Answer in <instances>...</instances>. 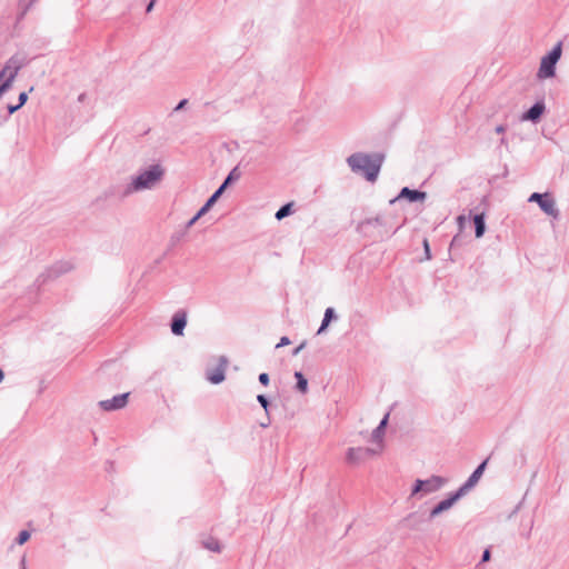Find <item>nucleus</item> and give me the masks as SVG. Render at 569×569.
<instances>
[{"label": "nucleus", "mask_w": 569, "mask_h": 569, "mask_svg": "<svg viewBox=\"0 0 569 569\" xmlns=\"http://www.w3.org/2000/svg\"><path fill=\"white\" fill-rule=\"evenodd\" d=\"M258 380L262 386L267 387L270 382V377L267 372H261L258 377Z\"/></svg>", "instance_id": "nucleus-34"}, {"label": "nucleus", "mask_w": 569, "mask_h": 569, "mask_svg": "<svg viewBox=\"0 0 569 569\" xmlns=\"http://www.w3.org/2000/svg\"><path fill=\"white\" fill-rule=\"evenodd\" d=\"M528 201L536 202L539 206L540 210L548 216L556 218L559 214V211L556 208L555 199L547 192H533L530 194Z\"/></svg>", "instance_id": "nucleus-6"}, {"label": "nucleus", "mask_w": 569, "mask_h": 569, "mask_svg": "<svg viewBox=\"0 0 569 569\" xmlns=\"http://www.w3.org/2000/svg\"><path fill=\"white\" fill-rule=\"evenodd\" d=\"M293 202H287L282 204L276 212L274 217L277 220H282L293 213Z\"/></svg>", "instance_id": "nucleus-25"}, {"label": "nucleus", "mask_w": 569, "mask_h": 569, "mask_svg": "<svg viewBox=\"0 0 569 569\" xmlns=\"http://www.w3.org/2000/svg\"><path fill=\"white\" fill-rule=\"evenodd\" d=\"M106 471L109 473L114 471V462L113 461L108 460L106 462Z\"/></svg>", "instance_id": "nucleus-46"}, {"label": "nucleus", "mask_w": 569, "mask_h": 569, "mask_svg": "<svg viewBox=\"0 0 569 569\" xmlns=\"http://www.w3.org/2000/svg\"><path fill=\"white\" fill-rule=\"evenodd\" d=\"M130 392H123L113 396L111 399L99 401L98 406L107 412L117 411L128 405Z\"/></svg>", "instance_id": "nucleus-8"}, {"label": "nucleus", "mask_w": 569, "mask_h": 569, "mask_svg": "<svg viewBox=\"0 0 569 569\" xmlns=\"http://www.w3.org/2000/svg\"><path fill=\"white\" fill-rule=\"evenodd\" d=\"M385 158L382 152H355L346 161L353 173L362 176L368 182H376Z\"/></svg>", "instance_id": "nucleus-2"}, {"label": "nucleus", "mask_w": 569, "mask_h": 569, "mask_svg": "<svg viewBox=\"0 0 569 569\" xmlns=\"http://www.w3.org/2000/svg\"><path fill=\"white\" fill-rule=\"evenodd\" d=\"M19 109H21V107L18 106V103L16 104H7V111H8V116H11L13 114L14 112H17Z\"/></svg>", "instance_id": "nucleus-39"}, {"label": "nucleus", "mask_w": 569, "mask_h": 569, "mask_svg": "<svg viewBox=\"0 0 569 569\" xmlns=\"http://www.w3.org/2000/svg\"><path fill=\"white\" fill-rule=\"evenodd\" d=\"M4 73H6V70H0V91H1L2 96H3L8 90H10V89H11L12 83H13V81H14V79H16V77H14V76H12V74H10V73L8 74V77H7L6 79H3Z\"/></svg>", "instance_id": "nucleus-24"}, {"label": "nucleus", "mask_w": 569, "mask_h": 569, "mask_svg": "<svg viewBox=\"0 0 569 569\" xmlns=\"http://www.w3.org/2000/svg\"><path fill=\"white\" fill-rule=\"evenodd\" d=\"M241 177V173L239 171V166H236L230 170V172L227 174V177L223 179L221 186L226 189H228L232 183L238 181Z\"/></svg>", "instance_id": "nucleus-23"}, {"label": "nucleus", "mask_w": 569, "mask_h": 569, "mask_svg": "<svg viewBox=\"0 0 569 569\" xmlns=\"http://www.w3.org/2000/svg\"><path fill=\"white\" fill-rule=\"evenodd\" d=\"M518 509H519V506H517V507L515 508V510L511 512V515L509 516V518H511V517H512V516L518 511Z\"/></svg>", "instance_id": "nucleus-52"}, {"label": "nucleus", "mask_w": 569, "mask_h": 569, "mask_svg": "<svg viewBox=\"0 0 569 569\" xmlns=\"http://www.w3.org/2000/svg\"><path fill=\"white\" fill-rule=\"evenodd\" d=\"M422 246H423V253H425V258L422 260H431L432 254H431L430 244H429V241L427 238L423 239Z\"/></svg>", "instance_id": "nucleus-31"}, {"label": "nucleus", "mask_w": 569, "mask_h": 569, "mask_svg": "<svg viewBox=\"0 0 569 569\" xmlns=\"http://www.w3.org/2000/svg\"><path fill=\"white\" fill-rule=\"evenodd\" d=\"M156 3L157 0H149V2L146 6V13H150L153 10Z\"/></svg>", "instance_id": "nucleus-43"}, {"label": "nucleus", "mask_w": 569, "mask_h": 569, "mask_svg": "<svg viewBox=\"0 0 569 569\" xmlns=\"http://www.w3.org/2000/svg\"><path fill=\"white\" fill-rule=\"evenodd\" d=\"M188 103V99H182L178 102V104L174 107L173 111L178 112L182 109H184V107L187 106Z\"/></svg>", "instance_id": "nucleus-41"}, {"label": "nucleus", "mask_w": 569, "mask_h": 569, "mask_svg": "<svg viewBox=\"0 0 569 569\" xmlns=\"http://www.w3.org/2000/svg\"><path fill=\"white\" fill-rule=\"evenodd\" d=\"M163 176L164 169L161 167V164H151L148 168L141 170L136 177L132 178L131 182L124 187L111 186L104 191V197H119L123 199L136 191L151 189L163 178Z\"/></svg>", "instance_id": "nucleus-1"}, {"label": "nucleus", "mask_w": 569, "mask_h": 569, "mask_svg": "<svg viewBox=\"0 0 569 569\" xmlns=\"http://www.w3.org/2000/svg\"><path fill=\"white\" fill-rule=\"evenodd\" d=\"M507 130V126L506 124H498L496 128H495V132L498 133V134H502L505 133Z\"/></svg>", "instance_id": "nucleus-44"}, {"label": "nucleus", "mask_w": 569, "mask_h": 569, "mask_svg": "<svg viewBox=\"0 0 569 569\" xmlns=\"http://www.w3.org/2000/svg\"><path fill=\"white\" fill-rule=\"evenodd\" d=\"M337 319H338V315H337L335 308L328 307L325 310V315H323L321 325L318 328L317 335H322L323 332H326L328 327L330 326V323L332 321H336Z\"/></svg>", "instance_id": "nucleus-18"}, {"label": "nucleus", "mask_w": 569, "mask_h": 569, "mask_svg": "<svg viewBox=\"0 0 569 569\" xmlns=\"http://www.w3.org/2000/svg\"><path fill=\"white\" fill-rule=\"evenodd\" d=\"M469 217L472 219L475 224V237L478 239L483 237L487 228L485 212L473 213L472 211H470Z\"/></svg>", "instance_id": "nucleus-16"}, {"label": "nucleus", "mask_w": 569, "mask_h": 569, "mask_svg": "<svg viewBox=\"0 0 569 569\" xmlns=\"http://www.w3.org/2000/svg\"><path fill=\"white\" fill-rule=\"evenodd\" d=\"M307 346V341L303 340L299 346H297L293 351H292V356H297L300 351H302Z\"/></svg>", "instance_id": "nucleus-42"}, {"label": "nucleus", "mask_w": 569, "mask_h": 569, "mask_svg": "<svg viewBox=\"0 0 569 569\" xmlns=\"http://www.w3.org/2000/svg\"><path fill=\"white\" fill-rule=\"evenodd\" d=\"M427 196L428 194L426 191H422L419 189H411L409 187H403V188H401L399 193L389 201V203L395 204L396 202H398L400 200H406L409 203L423 202L427 199Z\"/></svg>", "instance_id": "nucleus-7"}, {"label": "nucleus", "mask_w": 569, "mask_h": 569, "mask_svg": "<svg viewBox=\"0 0 569 569\" xmlns=\"http://www.w3.org/2000/svg\"><path fill=\"white\" fill-rule=\"evenodd\" d=\"M401 227H402V224H400V226L396 227V228H395V229H393V230L388 234V237H391V236H393L395 233H397V231H398Z\"/></svg>", "instance_id": "nucleus-49"}, {"label": "nucleus", "mask_w": 569, "mask_h": 569, "mask_svg": "<svg viewBox=\"0 0 569 569\" xmlns=\"http://www.w3.org/2000/svg\"><path fill=\"white\" fill-rule=\"evenodd\" d=\"M28 63L24 57L18 54L12 56L6 63L3 70H9V73L17 77L18 72Z\"/></svg>", "instance_id": "nucleus-17"}, {"label": "nucleus", "mask_w": 569, "mask_h": 569, "mask_svg": "<svg viewBox=\"0 0 569 569\" xmlns=\"http://www.w3.org/2000/svg\"><path fill=\"white\" fill-rule=\"evenodd\" d=\"M465 221H466V218L465 216L460 214L457 217V222H458V226H459V229L460 231L463 229L465 227Z\"/></svg>", "instance_id": "nucleus-45"}, {"label": "nucleus", "mask_w": 569, "mask_h": 569, "mask_svg": "<svg viewBox=\"0 0 569 569\" xmlns=\"http://www.w3.org/2000/svg\"><path fill=\"white\" fill-rule=\"evenodd\" d=\"M37 1L38 0H19L18 8L20 12L18 18L22 19Z\"/></svg>", "instance_id": "nucleus-26"}, {"label": "nucleus", "mask_w": 569, "mask_h": 569, "mask_svg": "<svg viewBox=\"0 0 569 569\" xmlns=\"http://www.w3.org/2000/svg\"><path fill=\"white\" fill-rule=\"evenodd\" d=\"M378 236H379L380 238H383V236H385V234H383L381 231H379Z\"/></svg>", "instance_id": "nucleus-54"}, {"label": "nucleus", "mask_w": 569, "mask_h": 569, "mask_svg": "<svg viewBox=\"0 0 569 569\" xmlns=\"http://www.w3.org/2000/svg\"><path fill=\"white\" fill-rule=\"evenodd\" d=\"M370 226L387 227V221L381 216H376L373 218H366L357 224L356 229L358 232H360L365 236L371 237V236H373V233L368 231V227H370Z\"/></svg>", "instance_id": "nucleus-14"}, {"label": "nucleus", "mask_w": 569, "mask_h": 569, "mask_svg": "<svg viewBox=\"0 0 569 569\" xmlns=\"http://www.w3.org/2000/svg\"><path fill=\"white\" fill-rule=\"evenodd\" d=\"M417 518H418V513L417 512H411L406 518V521L410 522L411 523L410 526L413 528L417 525V521H416Z\"/></svg>", "instance_id": "nucleus-38"}, {"label": "nucleus", "mask_w": 569, "mask_h": 569, "mask_svg": "<svg viewBox=\"0 0 569 569\" xmlns=\"http://www.w3.org/2000/svg\"><path fill=\"white\" fill-rule=\"evenodd\" d=\"M506 142H507V141H506V138H501L500 143H501V144H505Z\"/></svg>", "instance_id": "nucleus-53"}, {"label": "nucleus", "mask_w": 569, "mask_h": 569, "mask_svg": "<svg viewBox=\"0 0 569 569\" xmlns=\"http://www.w3.org/2000/svg\"><path fill=\"white\" fill-rule=\"evenodd\" d=\"M86 99V93H81L79 97H78V101L79 102H83Z\"/></svg>", "instance_id": "nucleus-50"}, {"label": "nucleus", "mask_w": 569, "mask_h": 569, "mask_svg": "<svg viewBox=\"0 0 569 569\" xmlns=\"http://www.w3.org/2000/svg\"><path fill=\"white\" fill-rule=\"evenodd\" d=\"M562 53V42L559 41L553 48L541 58L540 66L537 72V78L540 80L553 78L556 76V66L560 60Z\"/></svg>", "instance_id": "nucleus-3"}, {"label": "nucleus", "mask_w": 569, "mask_h": 569, "mask_svg": "<svg viewBox=\"0 0 569 569\" xmlns=\"http://www.w3.org/2000/svg\"><path fill=\"white\" fill-rule=\"evenodd\" d=\"M490 559H491V550H490V548H486L482 551L480 563L488 562Z\"/></svg>", "instance_id": "nucleus-35"}, {"label": "nucleus", "mask_w": 569, "mask_h": 569, "mask_svg": "<svg viewBox=\"0 0 569 569\" xmlns=\"http://www.w3.org/2000/svg\"><path fill=\"white\" fill-rule=\"evenodd\" d=\"M489 457L482 460L476 469L472 471V473L468 477V479L462 483V486L470 491L473 489L479 480L481 479L487 466H488Z\"/></svg>", "instance_id": "nucleus-13"}, {"label": "nucleus", "mask_w": 569, "mask_h": 569, "mask_svg": "<svg viewBox=\"0 0 569 569\" xmlns=\"http://www.w3.org/2000/svg\"><path fill=\"white\" fill-rule=\"evenodd\" d=\"M270 423H271V421H270V417H269V415H268V416H267V421H262V422L260 423V427H262V428H267V427H269V426H270Z\"/></svg>", "instance_id": "nucleus-47"}, {"label": "nucleus", "mask_w": 569, "mask_h": 569, "mask_svg": "<svg viewBox=\"0 0 569 569\" xmlns=\"http://www.w3.org/2000/svg\"><path fill=\"white\" fill-rule=\"evenodd\" d=\"M448 482V479L442 476L432 475L428 479H416L412 487L410 497L426 496L433 493L443 488Z\"/></svg>", "instance_id": "nucleus-4"}, {"label": "nucleus", "mask_w": 569, "mask_h": 569, "mask_svg": "<svg viewBox=\"0 0 569 569\" xmlns=\"http://www.w3.org/2000/svg\"><path fill=\"white\" fill-rule=\"evenodd\" d=\"M199 543L201 545V547L203 549H207L209 551H212L216 553H220L222 551L221 542L217 538H214L210 535L200 533L199 535Z\"/></svg>", "instance_id": "nucleus-15"}, {"label": "nucleus", "mask_w": 569, "mask_h": 569, "mask_svg": "<svg viewBox=\"0 0 569 569\" xmlns=\"http://www.w3.org/2000/svg\"><path fill=\"white\" fill-rule=\"evenodd\" d=\"M19 566L20 569H27V561L24 556L21 558Z\"/></svg>", "instance_id": "nucleus-48"}, {"label": "nucleus", "mask_w": 569, "mask_h": 569, "mask_svg": "<svg viewBox=\"0 0 569 569\" xmlns=\"http://www.w3.org/2000/svg\"><path fill=\"white\" fill-rule=\"evenodd\" d=\"M73 269V264L70 261H57L50 267H48L43 272H41L38 277L36 282L38 286H43L49 281H52L60 276L71 271Z\"/></svg>", "instance_id": "nucleus-5"}, {"label": "nucleus", "mask_w": 569, "mask_h": 569, "mask_svg": "<svg viewBox=\"0 0 569 569\" xmlns=\"http://www.w3.org/2000/svg\"><path fill=\"white\" fill-rule=\"evenodd\" d=\"M200 219V217H198V214L196 213L190 220L187 221V223L183 226L182 229H186V231L188 232V230Z\"/></svg>", "instance_id": "nucleus-37"}, {"label": "nucleus", "mask_w": 569, "mask_h": 569, "mask_svg": "<svg viewBox=\"0 0 569 569\" xmlns=\"http://www.w3.org/2000/svg\"><path fill=\"white\" fill-rule=\"evenodd\" d=\"M290 343H291L290 339L287 336H283V337L280 338V340L277 343L276 348H281V347L288 346Z\"/></svg>", "instance_id": "nucleus-40"}, {"label": "nucleus", "mask_w": 569, "mask_h": 569, "mask_svg": "<svg viewBox=\"0 0 569 569\" xmlns=\"http://www.w3.org/2000/svg\"><path fill=\"white\" fill-rule=\"evenodd\" d=\"M187 326V311L184 309L177 310L170 321V329L174 336H183Z\"/></svg>", "instance_id": "nucleus-12"}, {"label": "nucleus", "mask_w": 569, "mask_h": 569, "mask_svg": "<svg viewBox=\"0 0 569 569\" xmlns=\"http://www.w3.org/2000/svg\"><path fill=\"white\" fill-rule=\"evenodd\" d=\"M546 112V103L543 99L537 100L529 109L520 116L521 121H530L532 123L540 122Z\"/></svg>", "instance_id": "nucleus-9"}, {"label": "nucleus", "mask_w": 569, "mask_h": 569, "mask_svg": "<svg viewBox=\"0 0 569 569\" xmlns=\"http://www.w3.org/2000/svg\"><path fill=\"white\" fill-rule=\"evenodd\" d=\"M450 508H451L450 505H448V502L445 499L440 500L437 505H435L431 508L427 520L430 521V520L435 519L436 517H438L442 512L449 510Z\"/></svg>", "instance_id": "nucleus-21"}, {"label": "nucleus", "mask_w": 569, "mask_h": 569, "mask_svg": "<svg viewBox=\"0 0 569 569\" xmlns=\"http://www.w3.org/2000/svg\"><path fill=\"white\" fill-rule=\"evenodd\" d=\"M3 379H4V371L0 367V383L3 381Z\"/></svg>", "instance_id": "nucleus-51"}, {"label": "nucleus", "mask_w": 569, "mask_h": 569, "mask_svg": "<svg viewBox=\"0 0 569 569\" xmlns=\"http://www.w3.org/2000/svg\"><path fill=\"white\" fill-rule=\"evenodd\" d=\"M469 491L461 485L457 490L449 492L445 500L453 507V505L459 501L462 497H465Z\"/></svg>", "instance_id": "nucleus-20"}, {"label": "nucleus", "mask_w": 569, "mask_h": 569, "mask_svg": "<svg viewBox=\"0 0 569 569\" xmlns=\"http://www.w3.org/2000/svg\"><path fill=\"white\" fill-rule=\"evenodd\" d=\"M213 206L210 204L207 200L206 202L203 203V206L197 211V214L198 217H203L206 213H208L210 211V209L212 208Z\"/></svg>", "instance_id": "nucleus-33"}, {"label": "nucleus", "mask_w": 569, "mask_h": 569, "mask_svg": "<svg viewBox=\"0 0 569 569\" xmlns=\"http://www.w3.org/2000/svg\"><path fill=\"white\" fill-rule=\"evenodd\" d=\"M28 101V92L26 91H22L20 92L19 97H18V106L19 107H23Z\"/></svg>", "instance_id": "nucleus-36"}, {"label": "nucleus", "mask_w": 569, "mask_h": 569, "mask_svg": "<svg viewBox=\"0 0 569 569\" xmlns=\"http://www.w3.org/2000/svg\"><path fill=\"white\" fill-rule=\"evenodd\" d=\"M30 537H31V532L23 529L18 533L14 541L17 545L22 546L30 539Z\"/></svg>", "instance_id": "nucleus-29"}, {"label": "nucleus", "mask_w": 569, "mask_h": 569, "mask_svg": "<svg viewBox=\"0 0 569 569\" xmlns=\"http://www.w3.org/2000/svg\"><path fill=\"white\" fill-rule=\"evenodd\" d=\"M295 379H296L295 389L302 395L307 393L308 379L305 377V375L301 371H296Z\"/></svg>", "instance_id": "nucleus-22"}, {"label": "nucleus", "mask_w": 569, "mask_h": 569, "mask_svg": "<svg viewBox=\"0 0 569 569\" xmlns=\"http://www.w3.org/2000/svg\"><path fill=\"white\" fill-rule=\"evenodd\" d=\"M388 422H389V412H387L382 417V419L380 420L379 425L372 431V439H373L375 442L382 441V439L385 437V433H386V429H387Z\"/></svg>", "instance_id": "nucleus-19"}, {"label": "nucleus", "mask_w": 569, "mask_h": 569, "mask_svg": "<svg viewBox=\"0 0 569 569\" xmlns=\"http://www.w3.org/2000/svg\"><path fill=\"white\" fill-rule=\"evenodd\" d=\"M257 401L264 409L266 415L268 416L269 415V407L271 406V402H270L268 396L262 395V393L258 395L257 396Z\"/></svg>", "instance_id": "nucleus-30"}, {"label": "nucleus", "mask_w": 569, "mask_h": 569, "mask_svg": "<svg viewBox=\"0 0 569 569\" xmlns=\"http://www.w3.org/2000/svg\"><path fill=\"white\" fill-rule=\"evenodd\" d=\"M228 363V359L226 357H220L219 365L213 369H208L206 372V379L212 385H219L226 379V367Z\"/></svg>", "instance_id": "nucleus-10"}, {"label": "nucleus", "mask_w": 569, "mask_h": 569, "mask_svg": "<svg viewBox=\"0 0 569 569\" xmlns=\"http://www.w3.org/2000/svg\"><path fill=\"white\" fill-rule=\"evenodd\" d=\"M525 462H526V456L522 455V463H525Z\"/></svg>", "instance_id": "nucleus-55"}, {"label": "nucleus", "mask_w": 569, "mask_h": 569, "mask_svg": "<svg viewBox=\"0 0 569 569\" xmlns=\"http://www.w3.org/2000/svg\"><path fill=\"white\" fill-rule=\"evenodd\" d=\"M227 189L223 188L221 184L218 187V189H216V191L207 199V201L214 206L216 202L220 199V197L223 194V192L226 191Z\"/></svg>", "instance_id": "nucleus-28"}, {"label": "nucleus", "mask_w": 569, "mask_h": 569, "mask_svg": "<svg viewBox=\"0 0 569 569\" xmlns=\"http://www.w3.org/2000/svg\"><path fill=\"white\" fill-rule=\"evenodd\" d=\"M463 242V237L461 236V233H457L453 236L451 242H450V247L449 249L451 250L452 248L455 247H460Z\"/></svg>", "instance_id": "nucleus-32"}, {"label": "nucleus", "mask_w": 569, "mask_h": 569, "mask_svg": "<svg viewBox=\"0 0 569 569\" xmlns=\"http://www.w3.org/2000/svg\"><path fill=\"white\" fill-rule=\"evenodd\" d=\"M373 449H370V448H362V447H357V448H348L347 452H346V461L350 465H357L363 460H366L368 457H370L371 455H373Z\"/></svg>", "instance_id": "nucleus-11"}, {"label": "nucleus", "mask_w": 569, "mask_h": 569, "mask_svg": "<svg viewBox=\"0 0 569 569\" xmlns=\"http://www.w3.org/2000/svg\"><path fill=\"white\" fill-rule=\"evenodd\" d=\"M187 234L186 229H180L176 231L171 238H170V248L174 247L177 243H179Z\"/></svg>", "instance_id": "nucleus-27"}]
</instances>
